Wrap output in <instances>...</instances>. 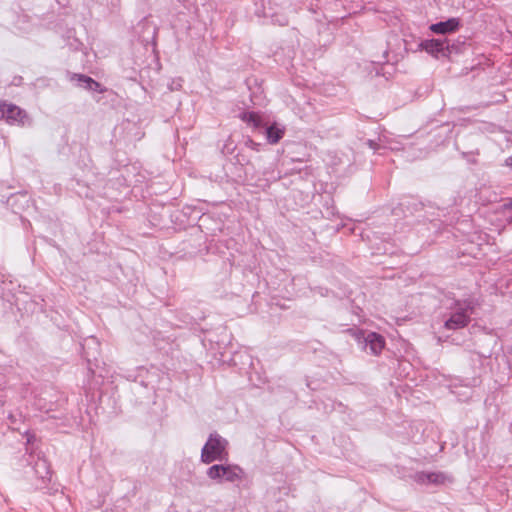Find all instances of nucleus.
<instances>
[{
    "instance_id": "1",
    "label": "nucleus",
    "mask_w": 512,
    "mask_h": 512,
    "mask_svg": "<svg viewBox=\"0 0 512 512\" xmlns=\"http://www.w3.org/2000/svg\"><path fill=\"white\" fill-rule=\"evenodd\" d=\"M227 457L226 441L218 435H210L201 453L202 462L209 464L216 460H223Z\"/></svg>"
},
{
    "instance_id": "2",
    "label": "nucleus",
    "mask_w": 512,
    "mask_h": 512,
    "mask_svg": "<svg viewBox=\"0 0 512 512\" xmlns=\"http://www.w3.org/2000/svg\"><path fill=\"white\" fill-rule=\"evenodd\" d=\"M457 312L451 315V317L445 322V328L449 330H456L466 327L470 322L469 312H472L473 307L470 303H467L465 307H462L459 302L456 303Z\"/></svg>"
},
{
    "instance_id": "3",
    "label": "nucleus",
    "mask_w": 512,
    "mask_h": 512,
    "mask_svg": "<svg viewBox=\"0 0 512 512\" xmlns=\"http://www.w3.org/2000/svg\"><path fill=\"white\" fill-rule=\"evenodd\" d=\"M0 111L2 117L11 125H24L28 119L26 112L13 104L2 103L0 105Z\"/></svg>"
},
{
    "instance_id": "4",
    "label": "nucleus",
    "mask_w": 512,
    "mask_h": 512,
    "mask_svg": "<svg viewBox=\"0 0 512 512\" xmlns=\"http://www.w3.org/2000/svg\"><path fill=\"white\" fill-rule=\"evenodd\" d=\"M459 26V19L450 18L447 21L432 24L430 30L436 34H446L457 31Z\"/></svg>"
},
{
    "instance_id": "5",
    "label": "nucleus",
    "mask_w": 512,
    "mask_h": 512,
    "mask_svg": "<svg viewBox=\"0 0 512 512\" xmlns=\"http://www.w3.org/2000/svg\"><path fill=\"white\" fill-rule=\"evenodd\" d=\"M366 342L374 355L380 354L385 347V339L375 332L367 335Z\"/></svg>"
},
{
    "instance_id": "6",
    "label": "nucleus",
    "mask_w": 512,
    "mask_h": 512,
    "mask_svg": "<svg viewBox=\"0 0 512 512\" xmlns=\"http://www.w3.org/2000/svg\"><path fill=\"white\" fill-rule=\"evenodd\" d=\"M223 478L226 481L234 482L241 478L242 469L238 466L227 465L224 466V472H222Z\"/></svg>"
},
{
    "instance_id": "7",
    "label": "nucleus",
    "mask_w": 512,
    "mask_h": 512,
    "mask_svg": "<svg viewBox=\"0 0 512 512\" xmlns=\"http://www.w3.org/2000/svg\"><path fill=\"white\" fill-rule=\"evenodd\" d=\"M422 48L431 54L438 53L443 49V42L439 39L426 40L421 44Z\"/></svg>"
},
{
    "instance_id": "8",
    "label": "nucleus",
    "mask_w": 512,
    "mask_h": 512,
    "mask_svg": "<svg viewBox=\"0 0 512 512\" xmlns=\"http://www.w3.org/2000/svg\"><path fill=\"white\" fill-rule=\"evenodd\" d=\"M284 135V130L272 125L267 129V139L271 144H276Z\"/></svg>"
},
{
    "instance_id": "9",
    "label": "nucleus",
    "mask_w": 512,
    "mask_h": 512,
    "mask_svg": "<svg viewBox=\"0 0 512 512\" xmlns=\"http://www.w3.org/2000/svg\"><path fill=\"white\" fill-rule=\"evenodd\" d=\"M446 477L441 473H431L426 475H421L419 480L421 482H432L436 484H442L445 482Z\"/></svg>"
},
{
    "instance_id": "10",
    "label": "nucleus",
    "mask_w": 512,
    "mask_h": 512,
    "mask_svg": "<svg viewBox=\"0 0 512 512\" xmlns=\"http://www.w3.org/2000/svg\"><path fill=\"white\" fill-rule=\"evenodd\" d=\"M222 472H224V465H213L208 469L207 475L211 479L217 480L223 478Z\"/></svg>"
},
{
    "instance_id": "11",
    "label": "nucleus",
    "mask_w": 512,
    "mask_h": 512,
    "mask_svg": "<svg viewBox=\"0 0 512 512\" xmlns=\"http://www.w3.org/2000/svg\"><path fill=\"white\" fill-rule=\"evenodd\" d=\"M242 119L244 121H247L248 123L253 124L255 127L259 126L261 123V118L257 113L250 112V113H244L242 116Z\"/></svg>"
},
{
    "instance_id": "12",
    "label": "nucleus",
    "mask_w": 512,
    "mask_h": 512,
    "mask_svg": "<svg viewBox=\"0 0 512 512\" xmlns=\"http://www.w3.org/2000/svg\"><path fill=\"white\" fill-rule=\"evenodd\" d=\"M83 80L88 84L89 89L98 90L100 87V84L90 77H83Z\"/></svg>"
},
{
    "instance_id": "13",
    "label": "nucleus",
    "mask_w": 512,
    "mask_h": 512,
    "mask_svg": "<svg viewBox=\"0 0 512 512\" xmlns=\"http://www.w3.org/2000/svg\"><path fill=\"white\" fill-rule=\"evenodd\" d=\"M508 161H511L510 163H508L511 167H512V158H509Z\"/></svg>"
}]
</instances>
